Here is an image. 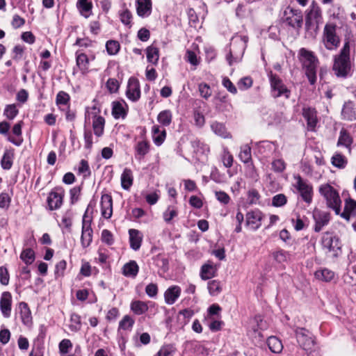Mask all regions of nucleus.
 <instances>
[{"label":"nucleus","instance_id":"obj_23","mask_svg":"<svg viewBox=\"0 0 356 356\" xmlns=\"http://www.w3.org/2000/svg\"><path fill=\"white\" fill-rule=\"evenodd\" d=\"M341 115L343 119L348 121H353L356 119V108L354 102L349 101L344 104Z\"/></svg>","mask_w":356,"mask_h":356},{"label":"nucleus","instance_id":"obj_26","mask_svg":"<svg viewBox=\"0 0 356 356\" xmlns=\"http://www.w3.org/2000/svg\"><path fill=\"white\" fill-rule=\"evenodd\" d=\"M218 267L212 261H207L202 266V280H209L216 276Z\"/></svg>","mask_w":356,"mask_h":356},{"label":"nucleus","instance_id":"obj_30","mask_svg":"<svg viewBox=\"0 0 356 356\" xmlns=\"http://www.w3.org/2000/svg\"><path fill=\"white\" fill-rule=\"evenodd\" d=\"M180 293L181 289L179 286H173L170 287L164 294L165 302L168 305H172L179 298Z\"/></svg>","mask_w":356,"mask_h":356},{"label":"nucleus","instance_id":"obj_41","mask_svg":"<svg viewBox=\"0 0 356 356\" xmlns=\"http://www.w3.org/2000/svg\"><path fill=\"white\" fill-rule=\"evenodd\" d=\"M221 307L218 304L211 305L207 309L204 320L211 318H221Z\"/></svg>","mask_w":356,"mask_h":356},{"label":"nucleus","instance_id":"obj_48","mask_svg":"<svg viewBox=\"0 0 356 356\" xmlns=\"http://www.w3.org/2000/svg\"><path fill=\"white\" fill-rule=\"evenodd\" d=\"M204 321L209 330L213 332L221 330L225 324L220 318H211L204 320Z\"/></svg>","mask_w":356,"mask_h":356},{"label":"nucleus","instance_id":"obj_21","mask_svg":"<svg viewBox=\"0 0 356 356\" xmlns=\"http://www.w3.org/2000/svg\"><path fill=\"white\" fill-rule=\"evenodd\" d=\"M92 230L90 223L83 218L82 234L81 237V244L83 248L88 247L92 241Z\"/></svg>","mask_w":356,"mask_h":356},{"label":"nucleus","instance_id":"obj_43","mask_svg":"<svg viewBox=\"0 0 356 356\" xmlns=\"http://www.w3.org/2000/svg\"><path fill=\"white\" fill-rule=\"evenodd\" d=\"M147 59L153 65H156L159 58V50L157 47L149 46L146 49Z\"/></svg>","mask_w":356,"mask_h":356},{"label":"nucleus","instance_id":"obj_32","mask_svg":"<svg viewBox=\"0 0 356 356\" xmlns=\"http://www.w3.org/2000/svg\"><path fill=\"white\" fill-rule=\"evenodd\" d=\"M211 128L215 134L222 138H232V134L227 131L225 126L222 123L218 122H213L211 124Z\"/></svg>","mask_w":356,"mask_h":356},{"label":"nucleus","instance_id":"obj_58","mask_svg":"<svg viewBox=\"0 0 356 356\" xmlns=\"http://www.w3.org/2000/svg\"><path fill=\"white\" fill-rule=\"evenodd\" d=\"M286 201V197L284 194H277L273 197L272 204L274 207H279L284 206Z\"/></svg>","mask_w":356,"mask_h":356},{"label":"nucleus","instance_id":"obj_29","mask_svg":"<svg viewBox=\"0 0 356 356\" xmlns=\"http://www.w3.org/2000/svg\"><path fill=\"white\" fill-rule=\"evenodd\" d=\"M353 143V138L350 136V135L348 134V132L344 129H342L340 131L339 139L337 141V146H343L346 148L348 149V151L349 153H350L351 151V145Z\"/></svg>","mask_w":356,"mask_h":356},{"label":"nucleus","instance_id":"obj_4","mask_svg":"<svg viewBox=\"0 0 356 356\" xmlns=\"http://www.w3.org/2000/svg\"><path fill=\"white\" fill-rule=\"evenodd\" d=\"M319 193L324 197L327 206L339 215L341 211V201L336 189L331 185L325 184L319 187Z\"/></svg>","mask_w":356,"mask_h":356},{"label":"nucleus","instance_id":"obj_31","mask_svg":"<svg viewBox=\"0 0 356 356\" xmlns=\"http://www.w3.org/2000/svg\"><path fill=\"white\" fill-rule=\"evenodd\" d=\"M152 3L150 0H138L137 13L140 17L148 16L151 13Z\"/></svg>","mask_w":356,"mask_h":356},{"label":"nucleus","instance_id":"obj_54","mask_svg":"<svg viewBox=\"0 0 356 356\" xmlns=\"http://www.w3.org/2000/svg\"><path fill=\"white\" fill-rule=\"evenodd\" d=\"M272 169L275 172H282L286 168V163L282 159H277L272 161Z\"/></svg>","mask_w":356,"mask_h":356},{"label":"nucleus","instance_id":"obj_6","mask_svg":"<svg viewBox=\"0 0 356 356\" xmlns=\"http://www.w3.org/2000/svg\"><path fill=\"white\" fill-rule=\"evenodd\" d=\"M248 42L246 36H235L231 42L229 54L227 56V60L229 65L234 62H238L242 58Z\"/></svg>","mask_w":356,"mask_h":356},{"label":"nucleus","instance_id":"obj_61","mask_svg":"<svg viewBox=\"0 0 356 356\" xmlns=\"http://www.w3.org/2000/svg\"><path fill=\"white\" fill-rule=\"evenodd\" d=\"M66 266H67V263L65 260L60 261L56 265L55 275H56V277L63 276L65 270L66 269Z\"/></svg>","mask_w":356,"mask_h":356},{"label":"nucleus","instance_id":"obj_27","mask_svg":"<svg viewBox=\"0 0 356 356\" xmlns=\"http://www.w3.org/2000/svg\"><path fill=\"white\" fill-rule=\"evenodd\" d=\"M23 122L19 121L16 123L12 129L13 134L17 137L13 138L10 136H8L7 139L9 142L12 143L15 145L19 146L23 142V139L22 138V127Z\"/></svg>","mask_w":356,"mask_h":356},{"label":"nucleus","instance_id":"obj_7","mask_svg":"<svg viewBox=\"0 0 356 356\" xmlns=\"http://www.w3.org/2000/svg\"><path fill=\"white\" fill-rule=\"evenodd\" d=\"M295 333L300 346L307 353H310L315 346V341L312 333L302 327H297L295 330Z\"/></svg>","mask_w":356,"mask_h":356},{"label":"nucleus","instance_id":"obj_39","mask_svg":"<svg viewBox=\"0 0 356 356\" xmlns=\"http://www.w3.org/2000/svg\"><path fill=\"white\" fill-rule=\"evenodd\" d=\"M267 344L270 351L274 353H280L283 349L282 341L276 337H268Z\"/></svg>","mask_w":356,"mask_h":356},{"label":"nucleus","instance_id":"obj_8","mask_svg":"<svg viewBox=\"0 0 356 356\" xmlns=\"http://www.w3.org/2000/svg\"><path fill=\"white\" fill-rule=\"evenodd\" d=\"M321 244L327 252L332 254V257H337L341 252V243L338 237L330 233H325L321 238Z\"/></svg>","mask_w":356,"mask_h":356},{"label":"nucleus","instance_id":"obj_50","mask_svg":"<svg viewBox=\"0 0 356 356\" xmlns=\"http://www.w3.org/2000/svg\"><path fill=\"white\" fill-rule=\"evenodd\" d=\"M332 164L338 168H344L347 164V159L341 153L335 152L332 157Z\"/></svg>","mask_w":356,"mask_h":356},{"label":"nucleus","instance_id":"obj_1","mask_svg":"<svg viewBox=\"0 0 356 356\" xmlns=\"http://www.w3.org/2000/svg\"><path fill=\"white\" fill-rule=\"evenodd\" d=\"M298 56L309 83L312 85L314 84L316 81L318 58L313 51L305 48H301L299 50Z\"/></svg>","mask_w":356,"mask_h":356},{"label":"nucleus","instance_id":"obj_5","mask_svg":"<svg viewBox=\"0 0 356 356\" xmlns=\"http://www.w3.org/2000/svg\"><path fill=\"white\" fill-rule=\"evenodd\" d=\"M340 42V38L337 34V26L333 23L326 24L321 38L325 49L334 51L339 47Z\"/></svg>","mask_w":356,"mask_h":356},{"label":"nucleus","instance_id":"obj_37","mask_svg":"<svg viewBox=\"0 0 356 356\" xmlns=\"http://www.w3.org/2000/svg\"><path fill=\"white\" fill-rule=\"evenodd\" d=\"M136 158L138 160L142 159L149 151V145L146 140L138 142L135 147Z\"/></svg>","mask_w":356,"mask_h":356},{"label":"nucleus","instance_id":"obj_19","mask_svg":"<svg viewBox=\"0 0 356 356\" xmlns=\"http://www.w3.org/2000/svg\"><path fill=\"white\" fill-rule=\"evenodd\" d=\"M302 115L307 120L308 129L314 131L318 123L316 110L312 108H304Z\"/></svg>","mask_w":356,"mask_h":356},{"label":"nucleus","instance_id":"obj_51","mask_svg":"<svg viewBox=\"0 0 356 356\" xmlns=\"http://www.w3.org/2000/svg\"><path fill=\"white\" fill-rule=\"evenodd\" d=\"M238 157L239 159L245 163H248L252 161L250 147L248 145H244L241 147Z\"/></svg>","mask_w":356,"mask_h":356},{"label":"nucleus","instance_id":"obj_46","mask_svg":"<svg viewBox=\"0 0 356 356\" xmlns=\"http://www.w3.org/2000/svg\"><path fill=\"white\" fill-rule=\"evenodd\" d=\"M14 154L10 150H6L1 160V165L4 170H9L13 165Z\"/></svg>","mask_w":356,"mask_h":356},{"label":"nucleus","instance_id":"obj_3","mask_svg":"<svg viewBox=\"0 0 356 356\" xmlns=\"http://www.w3.org/2000/svg\"><path fill=\"white\" fill-rule=\"evenodd\" d=\"M322 22V13L319 6L314 1H312L306 12L305 29L311 37L315 38L318 30L319 25Z\"/></svg>","mask_w":356,"mask_h":356},{"label":"nucleus","instance_id":"obj_59","mask_svg":"<svg viewBox=\"0 0 356 356\" xmlns=\"http://www.w3.org/2000/svg\"><path fill=\"white\" fill-rule=\"evenodd\" d=\"M260 195L256 189H251L248 193V201L250 204L258 203Z\"/></svg>","mask_w":356,"mask_h":356},{"label":"nucleus","instance_id":"obj_22","mask_svg":"<svg viewBox=\"0 0 356 356\" xmlns=\"http://www.w3.org/2000/svg\"><path fill=\"white\" fill-rule=\"evenodd\" d=\"M127 105L124 101H116L112 103V115L115 119L124 118L127 115Z\"/></svg>","mask_w":356,"mask_h":356},{"label":"nucleus","instance_id":"obj_15","mask_svg":"<svg viewBox=\"0 0 356 356\" xmlns=\"http://www.w3.org/2000/svg\"><path fill=\"white\" fill-rule=\"evenodd\" d=\"M263 214L259 209L250 211L246 213V224L253 230H257L261 225Z\"/></svg>","mask_w":356,"mask_h":356},{"label":"nucleus","instance_id":"obj_45","mask_svg":"<svg viewBox=\"0 0 356 356\" xmlns=\"http://www.w3.org/2000/svg\"><path fill=\"white\" fill-rule=\"evenodd\" d=\"M77 7L81 14L85 17H88L90 15L92 9V3L88 0H79Z\"/></svg>","mask_w":356,"mask_h":356},{"label":"nucleus","instance_id":"obj_25","mask_svg":"<svg viewBox=\"0 0 356 356\" xmlns=\"http://www.w3.org/2000/svg\"><path fill=\"white\" fill-rule=\"evenodd\" d=\"M19 309L22 322L26 326H30L32 324V316L28 305L26 302H22L19 303Z\"/></svg>","mask_w":356,"mask_h":356},{"label":"nucleus","instance_id":"obj_49","mask_svg":"<svg viewBox=\"0 0 356 356\" xmlns=\"http://www.w3.org/2000/svg\"><path fill=\"white\" fill-rule=\"evenodd\" d=\"M220 158L225 167L230 168L232 166L234 158L227 147L222 146Z\"/></svg>","mask_w":356,"mask_h":356},{"label":"nucleus","instance_id":"obj_47","mask_svg":"<svg viewBox=\"0 0 356 356\" xmlns=\"http://www.w3.org/2000/svg\"><path fill=\"white\" fill-rule=\"evenodd\" d=\"M172 119V115L170 111L164 110L161 111L158 116V122L163 126L168 127L170 124Z\"/></svg>","mask_w":356,"mask_h":356},{"label":"nucleus","instance_id":"obj_2","mask_svg":"<svg viewBox=\"0 0 356 356\" xmlns=\"http://www.w3.org/2000/svg\"><path fill=\"white\" fill-rule=\"evenodd\" d=\"M352 67L349 42H346L339 54L334 57L332 70L337 76L346 77Z\"/></svg>","mask_w":356,"mask_h":356},{"label":"nucleus","instance_id":"obj_17","mask_svg":"<svg viewBox=\"0 0 356 356\" xmlns=\"http://www.w3.org/2000/svg\"><path fill=\"white\" fill-rule=\"evenodd\" d=\"M257 149L260 154L268 157L277 152L278 145L275 143L265 140L257 143Z\"/></svg>","mask_w":356,"mask_h":356},{"label":"nucleus","instance_id":"obj_28","mask_svg":"<svg viewBox=\"0 0 356 356\" xmlns=\"http://www.w3.org/2000/svg\"><path fill=\"white\" fill-rule=\"evenodd\" d=\"M129 242L131 248L134 250H138L140 248L143 236L140 232L134 229L129 231Z\"/></svg>","mask_w":356,"mask_h":356},{"label":"nucleus","instance_id":"obj_34","mask_svg":"<svg viewBox=\"0 0 356 356\" xmlns=\"http://www.w3.org/2000/svg\"><path fill=\"white\" fill-rule=\"evenodd\" d=\"M105 120L100 115H95L92 121V129L96 136L100 137L104 134Z\"/></svg>","mask_w":356,"mask_h":356},{"label":"nucleus","instance_id":"obj_38","mask_svg":"<svg viewBox=\"0 0 356 356\" xmlns=\"http://www.w3.org/2000/svg\"><path fill=\"white\" fill-rule=\"evenodd\" d=\"M76 65L79 67L82 74H86L88 72L89 59L88 56L83 54L80 53L76 55Z\"/></svg>","mask_w":356,"mask_h":356},{"label":"nucleus","instance_id":"obj_13","mask_svg":"<svg viewBox=\"0 0 356 356\" xmlns=\"http://www.w3.org/2000/svg\"><path fill=\"white\" fill-rule=\"evenodd\" d=\"M295 179L296 180L295 186L300 193L302 198L307 204H310L312 201V186L299 175L296 176Z\"/></svg>","mask_w":356,"mask_h":356},{"label":"nucleus","instance_id":"obj_33","mask_svg":"<svg viewBox=\"0 0 356 356\" xmlns=\"http://www.w3.org/2000/svg\"><path fill=\"white\" fill-rule=\"evenodd\" d=\"M134 177L131 170L125 168L121 175V186L124 190H129L133 184Z\"/></svg>","mask_w":356,"mask_h":356},{"label":"nucleus","instance_id":"obj_62","mask_svg":"<svg viewBox=\"0 0 356 356\" xmlns=\"http://www.w3.org/2000/svg\"><path fill=\"white\" fill-rule=\"evenodd\" d=\"M79 172L80 174H83L84 177H87L90 175V170L87 161L83 159L81 161L79 166Z\"/></svg>","mask_w":356,"mask_h":356},{"label":"nucleus","instance_id":"obj_40","mask_svg":"<svg viewBox=\"0 0 356 356\" xmlns=\"http://www.w3.org/2000/svg\"><path fill=\"white\" fill-rule=\"evenodd\" d=\"M152 134L154 143L158 146L161 145L166 136L165 130H160V127L158 125H154L152 127Z\"/></svg>","mask_w":356,"mask_h":356},{"label":"nucleus","instance_id":"obj_14","mask_svg":"<svg viewBox=\"0 0 356 356\" xmlns=\"http://www.w3.org/2000/svg\"><path fill=\"white\" fill-rule=\"evenodd\" d=\"M126 95L132 102H136L139 99L140 97V84L136 78L131 77L129 79Z\"/></svg>","mask_w":356,"mask_h":356},{"label":"nucleus","instance_id":"obj_44","mask_svg":"<svg viewBox=\"0 0 356 356\" xmlns=\"http://www.w3.org/2000/svg\"><path fill=\"white\" fill-rule=\"evenodd\" d=\"M207 287L209 293L212 296H218L222 291L220 282L216 280L209 281Z\"/></svg>","mask_w":356,"mask_h":356},{"label":"nucleus","instance_id":"obj_63","mask_svg":"<svg viewBox=\"0 0 356 356\" xmlns=\"http://www.w3.org/2000/svg\"><path fill=\"white\" fill-rule=\"evenodd\" d=\"M9 274L7 268L4 266L0 267V282L3 285H8L9 283Z\"/></svg>","mask_w":356,"mask_h":356},{"label":"nucleus","instance_id":"obj_20","mask_svg":"<svg viewBox=\"0 0 356 356\" xmlns=\"http://www.w3.org/2000/svg\"><path fill=\"white\" fill-rule=\"evenodd\" d=\"M341 216L346 220H350L352 217L356 216V201L348 198L345 200L344 210L340 213Z\"/></svg>","mask_w":356,"mask_h":356},{"label":"nucleus","instance_id":"obj_56","mask_svg":"<svg viewBox=\"0 0 356 356\" xmlns=\"http://www.w3.org/2000/svg\"><path fill=\"white\" fill-rule=\"evenodd\" d=\"M197 53L193 49H188L185 56L186 60L189 62L192 65L197 66L198 60L197 58Z\"/></svg>","mask_w":356,"mask_h":356},{"label":"nucleus","instance_id":"obj_53","mask_svg":"<svg viewBox=\"0 0 356 356\" xmlns=\"http://www.w3.org/2000/svg\"><path fill=\"white\" fill-rule=\"evenodd\" d=\"M20 257L26 264H31L35 259L34 251L31 248H27L22 251Z\"/></svg>","mask_w":356,"mask_h":356},{"label":"nucleus","instance_id":"obj_9","mask_svg":"<svg viewBox=\"0 0 356 356\" xmlns=\"http://www.w3.org/2000/svg\"><path fill=\"white\" fill-rule=\"evenodd\" d=\"M271 95L273 97H284L289 98L290 96V90L284 84L282 81L275 74L270 73L269 75Z\"/></svg>","mask_w":356,"mask_h":356},{"label":"nucleus","instance_id":"obj_57","mask_svg":"<svg viewBox=\"0 0 356 356\" xmlns=\"http://www.w3.org/2000/svg\"><path fill=\"white\" fill-rule=\"evenodd\" d=\"M134 321L128 315L124 316L119 323V327L123 330L131 328L134 325Z\"/></svg>","mask_w":356,"mask_h":356},{"label":"nucleus","instance_id":"obj_60","mask_svg":"<svg viewBox=\"0 0 356 356\" xmlns=\"http://www.w3.org/2000/svg\"><path fill=\"white\" fill-rule=\"evenodd\" d=\"M205 60L209 63L216 57V49L211 46H206L204 47Z\"/></svg>","mask_w":356,"mask_h":356},{"label":"nucleus","instance_id":"obj_24","mask_svg":"<svg viewBox=\"0 0 356 356\" xmlns=\"http://www.w3.org/2000/svg\"><path fill=\"white\" fill-rule=\"evenodd\" d=\"M314 218L316 221L315 231L319 232L322 227L327 225L330 220V215L327 212L324 211H315L314 213Z\"/></svg>","mask_w":356,"mask_h":356},{"label":"nucleus","instance_id":"obj_52","mask_svg":"<svg viewBox=\"0 0 356 356\" xmlns=\"http://www.w3.org/2000/svg\"><path fill=\"white\" fill-rule=\"evenodd\" d=\"M19 110L15 104L6 106L3 115L8 120H13L18 114Z\"/></svg>","mask_w":356,"mask_h":356},{"label":"nucleus","instance_id":"obj_16","mask_svg":"<svg viewBox=\"0 0 356 356\" xmlns=\"http://www.w3.org/2000/svg\"><path fill=\"white\" fill-rule=\"evenodd\" d=\"M101 212L102 216L109 219L113 214V200L111 195L103 194L101 197Z\"/></svg>","mask_w":356,"mask_h":356},{"label":"nucleus","instance_id":"obj_35","mask_svg":"<svg viewBox=\"0 0 356 356\" xmlns=\"http://www.w3.org/2000/svg\"><path fill=\"white\" fill-rule=\"evenodd\" d=\"M139 267L135 261H130L122 268V273L126 277H135L138 273Z\"/></svg>","mask_w":356,"mask_h":356},{"label":"nucleus","instance_id":"obj_10","mask_svg":"<svg viewBox=\"0 0 356 356\" xmlns=\"http://www.w3.org/2000/svg\"><path fill=\"white\" fill-rule=\"evenodd\" d=\"M267 323L261 316H256L250 319L248 325V334L258 341L264 337L261 332L267 329Z\"/></svg>","mask_w":356,"mask_h":356},{"label":"nucleus","instance_id":"obj_11","mask_svg":"<svg viewBox=\"0 0 356 356\" xmlns=\"http://www.w3.org/2000/svg\"><path fill=\"white\" fill-rule=\"evenodd\" d=\"M65 195L64 190L62 188H54L49 193L47 202L49 210H56L59 209L63 202Z\"/></svg>","mask_w":356,"mask_h":356},{"label":"nucleus","instance_id":"obj_18","mask_svg":"<svg viewBox=\"0 0 356 356\" xmlns=\"http://www.w3.org/2000/svg\"><path fill=\"white\" fill-rule=\"evenodd\" d=\"M12 306V296L10 292L5 291L1 294L0 300V309L4 317L10 316Z\"/></svg>","mask_w":356,"mask_h":356},{"label":"nucleus","instance_id":"obj_64","mask_svg":"<svg viewBox=\"0 0 356 356\" xmlns=\"http://www.w3.org/2000/svg\"><path fill=\"white\" fill-rule=\"evenodd\" d=\"M70 100V96L67 93L60 91L56 96V104L66 105Z\"/></svg>","mask_w":356,"mask_h":356},{"label":"nucleus","instance_id":"obj_55","mask_svg":"<svg viewBox=\"0 0 356 356\" xmlns=\"http://www.w3.org/2000/svg\"><path fill=\"white\" fill-rule=\"evenodd\" d=\"M106 47L110 55H115L120 49V44L117 41L109 40L106 42Z\"/></svg>","mask_w":356,"mask_h":356},{"label":"nucleus","instance_id":"obj_36","mask_svg":"<svg viewBox=\"0 0 356 356\" xmlns=\"http://www.w3.org/2000/svg\"><path fill=\"white\" fill-rule=\"evenodd\" d=\"M315 277L322 282H330L334 277V273L328 268H321L314 273Z\"/></svg>","mask_w":356,"mask_h":356},{"label":"nucleus","instance_id":"obj_12","mask_svg":"<svg viewBox=\"0 0 356 356\" xmlns=\"http://www.w3.org/2000/svg\"><path fill=\"white\" fill-rule=\"evenodd\" d=\"M285 22L296 29H300L303 23L302 14L300 10L287 8L284 11Z\"/></svg>","mask_w":356,"mask_h":356},{"label":"nucleus","instance_id":"obj_42","mask_svg":"<svg viewBox=\"0 0 356 356\" xmlns=\"http://www.w3.org/2000/svg\"><path fill=\"white\" fill-rule=\"evenodd\" d=\"M131 309L135 314L141 315L148 310V306L143 301L136 300L131 302Z\"/></svg>","mask_w":356,"mask_h":356}]
</instances>
